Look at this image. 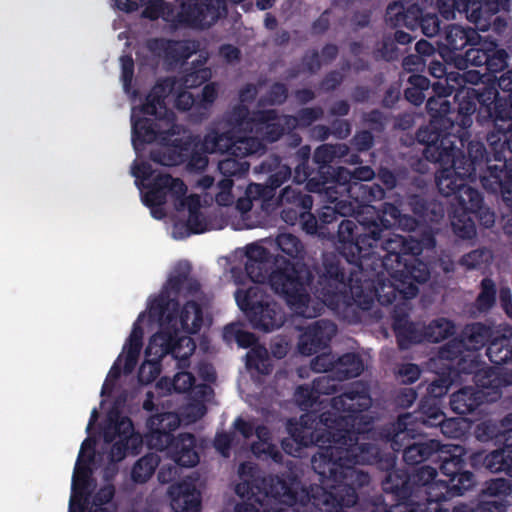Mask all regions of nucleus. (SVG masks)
<instances>
[{
	"label": "nucleus",
	"mask_w": 512,
	"mask_h": 512,
	"mask_svg": "<svg viewBox=\"0 0 512 512\" xmlns=\"http://www.w3.org/2000/svg\"><path fill=\"white\" fill-rule=\"evenodd\" d=\"M367 431L366 426L356 429H338L329 437L305 435L303 428H289L291 438L282 441L283 450L293 455L290 446L295 442L299 447L311 444L319 446L312 457V468L319 475L321 485H311L315 510L319 512H341L358 502V490L368 486L370 475L360 470L357 464L372 465L381 449L373 443L359 442V436Z\"/></svg>",
	"instance_id": "f257e3e1"
},
{
	"label": "nucleus",
	"mask_w": 512,
	"mask_h": 512,
	"mask_svg": "<svg viewBox=\"0 0 512 512\" xmlns=\"http://www.w3.org/2000/svg\"><path fill=\"white\" fill-rule=\"evenodd\" d=\"M418 292L416 285H404L395 270L370 271L350 266L347 271L340 256L333 252L323 255L316 285V293L325 305L356 306L362 311H369L375 299L388 306L398 298L410 300Z\"/></svg>",
	"instance_id": "f03ea898"
},
{
	"label": "nucleus",
	"mask_w": 512,
	"mask_h": 512,
	"mask_svg": "<svg viewBox=\"0 0 512 512\" xmlns=\"http://www.w3.org/2000/svg\"><path fill=\"white\" fill-rule=\"evenodd\" d=\"M465 454L464 448L457 446L453 454L442 458L441 479H436L435 468L423 465L392 471L382 480V489L399 500H406L416 512H443L442 502L463 496L476 485V476L468 469Z\"/></svg>",
	"instance_id": "7ed1b4c3"
},
{
	"label": "nucleus",
	"mask_w": 512,
	"mask_h": 512,
	"mask_svg": "<svg viewBox=\"0 0 512 512\" xmlns=\"http://www.w3.org/2000/svg\"><path fill=\"white\" fill-rule=\"evenodd\" d=\"M390 228V221L379 215L363 217L357 223L342 222L338 229L337 255L357 269L395 270L418 247L400 235L384 239Z\"/></svg>",
	"instance_id": "20e7f679"
},
{
	"label": "nucleus",
	"mask_w": 512,
	"mask_h": 512,
	"mask_svg": "<svg viewBox=\"0 0 512 512\" xmlns=\"http://www.w3.org/2000/svg\"><path fill=\"white\" fill-rule=\"evenodd\" d=\"M239 474L243 481L236 485L235 492L248 502L237 504L235 512H313L315 509L311 488H305L292 473L262 477L253 464L241 463Z\"/></svg>",
	"instance_id": "39448f33"
},
{
	"label": "nucleus",
	"mask_w": 512,
	"mask_h": 512,
	"mask_svg": "<svg viewBox=\"0 0 512 512\" xmlns=\"http://www.w3.org/2000/svg\"><path fill=\"white\" fill-rule=\"evenodd\" d=\"M188 261L179 262L167 279L161 293L149 304V316L159 323V331H175V339H182L179 331L198 333L203 325V310L194 300L187 301L181 310L179 296L190 297L200 292L199 281L191 277Z\"/></svg>",
	"instance_id": "423d86ee"
},
{
	"label": "nucleus",
	"mask_w": 512,
	"mask_h": 512,
	"mask_svg": "<svg viewBox=\"0 0 512 512\" xmlns=\"http://www.w3.org/2000/svg\"><path fill=\"white\" fill-rule=\"evenodd\" d=\"M426 110L430 116L427 126L420 128L416 138L425 147L432 144L447 143V136L458 134L463 141L467 134V128L473 123V115L478 111L476 102L470 97H463L453 108L447 98L429 96L426 102Z\"/></svg>",
	"instance_id": "0eeeda50"
},
{
	"label": "nucleus",
	"mask_w": 512,
	"mask_h": 512,
	"mask_svg": "<svg viewBox=\"0 0 512 512\" xmlns=\"http://www.w3.org/2000/svg\"><path fill=\"white\" fill-rule=\"evenodd\" d=\"M330 405L331 410L324 411L319 416V423L324 428L321 432H312L314 439L329 437L332 432L336 433L338 429L352 430L370 424L368 416L363 415V412L370 409L372 399L369 388L360 381L351 383L341 394L332 397ZM290 427L299 428L290 425L288 429ZM303 429L306 431L305 435H310L309 430L304 427Z\"/></svg>",
	"instance_id": "6e6552de"
},
{
	"label": "nucleus",
	"mask_w": 512,
	"mask_h": 512,
	"mask_svg": "<svg viewBox=\"0 0 512 512\" xmlns=\"http://www.w3.org/2000/svg\"><path fill=\"white\" fill-rule=\"evenodd\" d=\"M423 156L427 161L440 165L435 182L439 193L445 198H451L449 216L467 201L480 202L479 191L467 184V180L473 181L476 177L462 173L465 170L461 162L453 160L451 143L428 145L423 150Z\"/></svg>",
	"instance_id": "1a4fd4ad"
},
{
	"label": "nucleus",
	"mask_w": 512,
	"mask_h": 512,
	"mask_svg": "<svg viewBox=\"0 0 512 512\" xmlns=\"http://www.w3.org/2000/svg\"><path fill=\"white\" fill-rule=\"evenodd\" d=\"M175 331H158L151 336L145 349V358L138 370V380L142 384H150L161 373V361L171 355L177 360L178 368L190 365V357L196 349L191 337L175 339Z\"/></svg>",
	"instance_id": "9d476101"
},
{
	"label": "nucleus",
	"mask_w": 512,
	"mask_h": 512,
	"mask_svg": "<svg viewBox=\"0 0 512 512\" xmlns=\"http://www.w3.org/2000/svg\"><path fill=\"white\" fill-rule=\"evenodd\" d=\"M313 279L307 265L284 261L270 273L269 284L297 315L310 318L312 315L307 314L306 310L310 302L308 287Z\"/></svg>",
	"instance_id": "9b49d317"
},
{
	"label": "nucleus",
	"mask_w": 512,
	"mask_h": 512,
	"mask_svg": "<svg viewBox=\"0 0 512 512\" xmlns=\"http://www.w3.org/2000/svg\"><path fill=\"white\" fill-rule=\"evenodd\" d=\"M175 81L172 78H165L156 83L151 92L147 95L145 103L141 106V112L146 115L154 116L155 119L146 117L136 118L131 116L133 148L140 151L146 144H151L156 140H164L166 131L161 128L158 121L162 120L168 113L165 99L172 91Z\"/></svg>",
	"instance_id": "f8f14e48"
},
{
	"label": "nucleus",
	"mask_w": 512,
	"mask_h": 512,
	"mask_svg": "<svg viewBox=\"0 0 512 512\" xmlns=\"http://www.w3.org/2000/svg\"><path fill=\"white\" fill-rule=\"evenodd\" d=\"M485 117L477 118L481 124L491 122L493 129L487 134V142L492 150L493 159L501 162L487 167V171L481 176V180L490 173L491 168L499 170H512V113L511 106L504 100H496L492 107L482 108Z\"/></svg>",
	"instance_id": "ddd939ff"
},
{
	"label": "nucleus",
	"mask_w": 512,
	"mask_h": 512,
	"mask_svg": "<svg viewBox=\"0 0 512 512\" xmlns=\"http://www.w3.org/2000/svg\"><path fill=\"white\" fill-rule=\"evenodd\" d=\"M235 300L250 325L258 331L272 332L283 326L285 314L281 306L257 285L248 289H237Z\"/></svg>",
	"instance_id": "4468645a"
},
{
	"label": "nucleus",
	"mask_w": 512,
	"mask_h": 512,
	"mask_svg": "<svg viewBox=\"0 0 512 512\" xmlns=\"http://www.w3.org/2000/svg\"><path fill=\"white\" fill-rule=\"evenodd\" d=\"M442 401L433 398H422L418 410L398 416L395 422L381 428L380 434L393 441L394 447H401L399 439H404L411 433H421V427H437L445 414L441 409Z\"/></svg>",
	"instance_id": "2eb2a0df"
},
{
	"label": "nucleus",
	"mask_w": 512,
	"mask_h": 512,
	"mask_svg": "<svg viewBox=\"0 0 512 512\" xmlns=\"http://www.w3.org/2000/svg\"><path fill=\"white\" fill-rule=\"evenodd\" d=\"M209 147L203 145L199 136L188 135L175 138L172 144L159 151L151 152V160L164 166L186 163L190 172L204 171L208 165Z\"/></svg>",
	"instance_id": "dca6fc26"
},
{
	"label": "nucleus",
	"mask_w": 512,
	"mask_h": 512,
	"mask_svg": "<svg viewBox=\"0 0 512 512\" xmlns=\"http://www.w3.org/2000/svg\"><path fill=\"white\" fill-rule=\"evenodd\" d=\"M103 440L111 444L108 455L109 461L117 463L122 461L128 452L137 455L142 447V439L135 433L132 420L128 416H122L118 411L108 414L103 427Z\"/></svg>",
	"instance_id": "f3484780"
},
{
	"label": "nucleus",
	"mask_w": 512,
	"mask_h": 512,
	"mask_svg": "<svg viewBox=\"0 0 512 512\" xmlns=\"http://www.w3.org/2000/svg\"><path fill=\"white\" fill-rule=\"evenodd\" d=\"M347 153V144H322L317 147L313 154L314 168L313 176L306 184V189L312 193H322L334 188L337 180L336 169L331 165L338 156Z\"/></svg>",
	"instance_id": "a211bd4d"
},
{
	"label": "nucleus",
	"mask_w": 512,
	"mask_h": 512,
	"mask_svg": "<svg viewBox=\"0 0 512 512\" xmlns=\"http://www.w3.org/2000/svg\"><path fill=\"white\" fill-rule=\"evenodd\" d=\"M511 0H430L442 15L451 13L454 9L466 13L470 22L478 30L486 31L493 16L502 8L509 5Z\"/></svg>",
	"instance_id": "6ab92c4d"
},
{
	"label": "nucleus",
	"mask_w": 512,
	"mask_h": 512,
	"mask_svg": "<svg viewBox=\"0 0 512 512\" xmlns=\"http://www.w3.org/2000/svg\"><path fill=\"white\" fill-rule=\"evenodd\" d=\"M450 134L447 136V143H451L453 149V160L460 161L461 166L464 167L465 172L468 176L477 177V171L482 170L483 165L486 164V168L493 157L492 151L488 152L484 143L481 141H468L470 138L469 128H467V134L464 136L462 141L457 135ZM487 169L484 171L486 172ZM485 173H483L484 175ZM482 174L479 175L481 178Z\"/></svg>",
	"instance_id": "aec40b11"
},
{
	"label": "nucleus",
	"mask_w": 512,
	"mask_h": 512,
	"mask_svg": "<svg viewBox=\"0 0 512 512\" xmlns=\"http://www.w3.org/2000/svg\"><path fill=\"white\" fill-rule=\"evenodd\" d=\"M479 198V203L467 201L450 215L452 231L460 239L470 240L476 236V219L486 228H491L495 223L494 212L484 206V199L480 192Z\"/></svg>",
	"instance_id": "412c9836"
},
{
	"label": "nucleus",
	"mask_w": 512,
	"mask_h": 512,
	"mask_svg": "<svg viewBox=\"0 0 512 512\" xmlns=\"http://www.w3.org/2000/svg\"><path fill=\"white\" fill-rule=\"evenodd\" d=\"M142 317L143 313L139 315L138 320L133 324L130 336L123 347V352L126 353L123 369L120 365L122 355H119L110 368L106 380L102 385L101 395H105L112 390L114 383L120 378L122 372L125 375H129L134 371L143 346L144 332L139 324Z\"/></svg>",
	"instance_id": "4be33fe9"
},
{
	"label": "nucleus",
	"mask_w": 512,
	"mask_h": 512,
	"mask_svg": "<svg viewBox=\"0 0 512 512\" xmlns=\"http://www.w3.org/2000/svg\"><path fill=\"white\" fill-rule=\"evenodd\" d=\"M221 9L226 12L224 0H191L183 3L177 14V22L190 28H207L221 17Z\"/></svg>",
	"instance_id": "5701e85b"
},
{
	"label": "nucleus",
	"mask_w": 512,
	"mask_h": 512,
	"mask_svg": "<svg viewBox=\"0 0 512 512\" xmlns=\"http://www.w3.org/2000/svg\"><path fill=\"white\" fill-rule=\"evenodd\" d=\"M146 47L155 57L162 58L170 66L184 64L199 50V42L193 39L174 40L156 37L147 40Z\"/></svg>",
	"instance_id": "b1692460"
},
{
	"label": "nucleus",
	"mask_w": 512,
	"mask_h": 512,
	"mask_svg": "<svg viewBox=\"0 0 512 512\" xmlns=\"http://www.w3.org/2000/svg\"><path fill=\"white\" fill-rule=\"evenodd\" d=\"M298 351L301 355L312 356L330 346L332 338L337 333V326L327 319H319L311 322L306 327L300 328Z\"/></svg>",
	"instance_id": "393cba45"
},
{
	"label": "nucleus",
	"mask_w": 512,
	"mask_h": 512,
	"mask_svg": "<svg viewBox=\"0 0 512 512\" xmlns=\"http://www.w3.org/2000/svg\"><path fill=\"white\" fill-rule=\"evenodd\" d=\"M350 183L348 191L350 196L359 203H371L385 198V189L374 182L375 171L370 166H359L348 171Z\"/></svg>",
	"instance_id": "a878e982"
},
{
	"label": "nucleus",
	"mask_w": 512,
	"mask_h": 512,
	"mask_svg": "<svg viewBox=\"0 0 512 512\" xmlns=\"http://www.w3.org/2000/svg\"><path fill=\"white\" fill-rule=\"evenodd\" d=\"M180 419L176 413H157L149 417L147 427L148 445L156 450L164 451L171 442L176 439L173 432L179 427Z\"/></svg>",
	"instance_id": "bb28decb"
},
{
	"label": "nucleus",
	"mask_w": 512,
	"mask_h": 512,
	"mask_svg": "<svg viewBox=\"0 0 512 512\" xmlns=\"http://www.w3.org/2000/svg\"><path fill=\"white\" fill-rule=\"evenodd\" d=\"M412 435H408L403 440L399 439L401 447L399 449H396L397 447H394V443L392 440H390L388 437H384L380 434L381 438L387 442L390 443V447L393 450V452H401L403 454V461L408 466H416L428 459L433 458V456H438L439 449H440V443L435 440H429V441H414L417 435H420L421 433H411Z\"/></svg>",
	"instance_id": "cd10ccee"
},
{
	"label": "nucleus",
	"mask_w": 512,
	"mask_h": 512,
	"mask_svg": "<svg viewBox=\"0 0 512 512\" xmlns=\"http://www.w3.org/2000/svg\"><path fill=\"white\" fill-rule=\"evenodd\" d=\"M439 358L450 362L457 374H471L480 365L479 355L471 353L461 338L448 341L439 349Z\"/></svg>",
	"instance_id": "c85d7f7f"
},
{
	"label": "nucleus",
	"mask_w": 512,
	"mask_h": 512,
	"mask_svg": "<svg viewBox=\"0 0 512 512\" xmlns=\"http://www.w3.org/2000/svg\"><path fill=\"white\" fill-rule=\"evenodd\" d=\"M512 441L504 443V448L496 449L490 453L482 451L472 453L467 461L468 469L472 471V468L482 463L486 470L491 473L504 472L506 475L512 477ZM465 458H467L465 456ZM468 460V459H466Z\"/></svg>",
	"instance_id": "c756f323"
},
{
	"label": "nucleus",
	"mask_w": 512,
	"mask_h": 512,
	"mask_svg": "<svg viewBox=\"0 0 512 512\" xmlns=\"http://www.w3.org/2000/svg\"><path fill=\"white\" fill-rule=\"evenodd\" d=\"M168 494L174 512L201 511V493L193 481L183 480L171 485Z\"/></svg>",
	"instance_id": "7c9ffc66"
},
{
	"label": "nucleus",
	"mask_w": 512,
	"mask_h": 512,
	"mask_svg": "<svg viewBox=\"0 0 512 512\" xmlns=\"http://www.w3.org/2000/svg\"><path fill=\"white\" fill-rule=\"evenodd\" d=\"M251 120L254 123L253 132L266 143H274L285 134V127L280 123L275 109L255 110Z\"/></svg>",
	"instance_id": "2f4dec72"
},
{
	"label": "nucleus",
	"mask_w": 512,
	"mask_h": 512,
	"mask_svg": "<svg viewBox=\"0 0 512 512\" xmlns=\"http://www.w3.org/2000/svg\"><path fill=\"white\" fill-rule=\"evenodd\" d=\"M165 450L178 466L194 467L199 463L197 440L191 433L179 434Z\"/></svg>",
	"instance_id": "473e14b6"
},
{
	"label": "nucleus",
	"mask_w": 512,
	"mask_h": 512,
	"mask_svg": "<svg viewBox=\"0 0 512 512\" xmlns=\"http://www.w3.org/2000/svg\"><path fill=\"white\" fill-rule=\"evenodd\" d=\"M471 374H474L476 389L484 392L486 401L489 395H501L503 387L512 385V372L501 374L495 367L480 368L479 365Z\"/></svg>",
	"instance_id": "72a5a7b5"
},
{
	"label": "nucleus",
	"mask_w": 512,
	"mask_h": 512,
	"mask_svg": "<svg viewBox=\"0 0 512 512\" xmlns=\"http://www.w3.org/2000/svg\"><path fill=\"white\" fill-rule=\"evenodd\" d=\"M406 202L414 216L422 222L438 223L445 215L443 203L424 194H409Z\"/></svg>",
	"instance_id": "f704fd0d"
},
{
	"label": "nucleus",
	"mask_w": 512,
	"mask_h": 512,
	"mask_svg": "<svg viewBox=\"0 0 512 512\" xmlns=\"http://www.w3.org/2000/svg\"><path fill=\"white\" fill-rule=\"evenodd\" d=\"M418 250H414L398 268L395 269L397 276L403 280L404 285L423 284L430 279V269L426 262L418 258Z\"/></svg>",
	"instance_id": "c9c22d12"
},
{
	"label": "nucleus",
	"mask_w": 512,
	"mask_h": 512,
	"mask_svg": "<svg viewBox=\"0 0 512 512\" xmlns=\"http://www.w3.org/2000/svg\"><path fill=\"white\" fill-rule=\"evenodd\" d=\"M499 331L491 325L474 322L464 327L460 338L471 353L478 355L477 352L484 346H488Z\"/></svg>",
	"instance_id": "e433bc0d"
},
{
	"label": "nucleus",
	"mask_w": 512,
	"mask_h": 512,
	"mask_svg": "<svg viewBox=\"0 0 512 512\" xmlns=\"http://www.w3.org/2000/svg\"><path fill=\"white\" fill-rule=\"evenodd\" d=\"M392 327L398 347L401 350L408 349L413 344L425 341L424 327L419 328L418 324L409 320L407 314L396 315L393 319Z\"/></svg>",
	"instance_id": "4c0bfd02"
},
{
	"label": "nucleus",
	"mask_w": 512,
	"mask_h": 512,
	"mask_svg": "<svg viewBox=\"0 0 512 512\" xmlns=\"http://www.w3.org/2000/svg\"><path fill=\"white\" fill-rule=\"evenodd\" d=\"M483 391L475 387L465 386L450 396V408L459 415H467L476 411L485 402Z\"/></svg>",
	"instance_id": "58836bf2"
},
{
	"label": "nucleus",
	"mask_w": 512,
	"mask_h": 512,
	"mask_svg": "<svg viewBox=\"0 0 512 512\" xmlns=\"http://www.w3.org/2000/svg\"><path fill=\"white\" fill-rule=\"evenodd\" d=\"M512 174L491 168L490 173L482 179L483 188L490 193L500 194L505 206L512 215Z\"/></svg>",
	"instance_id": "ea45409f"
},
{
	"label": "nucleus",
	"mask_w": 512,
	"mask_h": 512,
	"mask_svg": "<svg viewBox=\"0 0 512 512\" xmlns=\"http://www.w3.org/2000/svg\"><path fill=\"white\" fill-rule=\"evenodd\" d=\"M512 327L499 331L486 348V355L496 366L512 364Z\"/></svg>",
	"instance_id": "a19ab883"
},
{
	"label": "nucleus",
	"mask_w": 512,
	"mask_h": 512,
	"mask_svg": "<svg viewBox=\"0 0 512 512\" xmlns=\"http://www.w3.org/2000/svg\"><path fill=\"white\" fill-rule=\"evenodd\" d=\"M241 136L237 135L233 129L224 132L213 130L203 139V145L208 148L210 153H227L229 155L239 156V140Z\"/></svg>",
	"instance_id": "79ce46f5"
},
{
	"label": "nucleus",
	"mask_w": 512,
	"mask_h": 512,
	"mask_svg": "<svg viewBox=\"0 0 512 512\" xmlns=\"http://www.w3.org/2000/svg\"><path fill=\"white\" fill-rule=\"evenodd\" d=\"M93 462V454H88L87 459L84 458V455H78L73 478H72V496L70 500L69 512L73 511L74 499L77 494L86 495L90 494V480L92 475V470L90 465Z\"/></svg>",
	"instance_id": "37998d69"
},
{
	"label": "nucleus",
	"mask_w": 512,
	"mask_h": 512,
	"mask_svg": "<svg viewBox=\"0 0 512 512\" xmlns=\"http://www.w3.org/2000/svg\"><path fill=\"white\" fill-rule=\"evenodd\" d=\"M474 28H464L459 25H451L446 30V47L453 52L457 57H462V52L467 49L472 43L480 40V34Z\"/></svg>",
	"instance_id": "c03bdc74"
},
{
	"label": "nucleus",
	"mask_w": 512,
	"mask_h": 512,
	"mask_svg": "<svg viewBox=\"0 0 512 512\" xmlns=\"http://www.w3.org/2000/svg\"><path fill=\"white\" fill-rule=\"evenodd\" d=\"M497 85L503 92H507L508 95L505 97L500 96L499 92L494 89H489L486 92L480 93L477 96V101L479 102L477 118L485 117V113H482V108L485 106L492 107L494 101L498 99L504 100L507 105H510L512 113V69H508L499 76L497 79Z\"/></svg>",
	"instance_id": "a18cd8bd"
},
{
	"label": "nucleus",
	"mask_w": 512,
	"mask_h": 512,
	"mask_svg": "<svg viewBox=\"0 0 512 512\" xmlns=\"http://www.w3.org/2000/svg\"><path fill=\"white\" fill-rule=\"evenodd\" d=\"M313 391L318 394L330 395L336 391V384L332 383L329 376L318 377L313 381L312 388L301 385L298 386L295 396L300 405L311 406L316 400Z\"/></svg>",
	"instance_id": "49530a36"
},
{
	"label": "nucleus",
	"mask_w": 512,
	"mask_h": 512,
	"mask_svg": "<svg viewBox=\"0 0 512 512\" xmlns=\"http://www.w3.org/2000/svg\"><path fill=\"white\" fill-rule=\"evenodd\" d=\"M364 370L362 358L353 352L345 353L336 359L334 380L343 381L358 377Z\"/></svg>",
	"instance_id": "de8ad7c7"
},
{
	"label": "nucleus",
	"mask_w": 512,
	"mask_h": 512,
	"mask_svg": "<svg viewBox=\"0 0 512 512\" xmlns=\"http://www.w3.org/2000/svg\"><path fill=\"white\" fill-rule=\"evenodd\" d=\"M260 167L263 171L271 172L267 179V187L271 190L279 188L292 175L291 167L286 164H281V159L278 156L264 160Z\"/></svg>",
	"instance_id": "09e8293b"
},
{
	"label": "nucleus",
	"mask_w": 512,
	"mask_h": 512,
	"mask_svg": "<svg viewBox=\"0 0 512 512\" xmlns=\"http://www.w3.org/2000/svg\"><path fill=\"white\" fill-rule=\"evenodd\" d=\"M430 90V80L420 74H411L404 90L405 99L415 106L421 105Z\"/></svg>",
	"instance_id": "8fccbe9b"
},
{
	"label": "nucleus",
	"mask_w": 512,
	"mask_h": 512,
	"mask_svg": "<svg viewBox=\"0 0 512 512\" xmlns=\"http://www.w3.org/2000/svg\"><path fill=\"white\" fill-rule=\"evenodd\" d=\"M160 458L154 453H148L138 459L132 467L131 479L137 484L146 483L159 466Z\"/></svg>",
	"instance_id": "3c124183"
},
{
	"label": "nucleus",
	"mask_w": 512,
	"mask_h": 512,
	"mask_svg": "<svg viewBox=\"0 0 512 512\" xmlns=\"http://www.w3.org/2000/svg\"><path fill=\"white\" fill-rule=\"evenodd\" d=\"M311 149L310 146H301L294 156V181L298 184L308 183L313 176L314 168L310 166Z\"/></svg>",
	"instance_id": "603ef678"
},
{
	"label": "nucleus",
	"mask_w": 512,
	"mask_h": 512,
	"mask_svg": "<svg viewBox=\"0 0 512 512\" xmlns=\"http://www.w3.org/2000/svg\"><path fill=\"white\" fill-rule=\"evenodd\" d=\"M455 325L446 318H437L432 320L427 326H424L425 341L438 343L448 339L454 334Z\"/></svg>",
	"instance_id": "864d4df0"
},
{
	"label": "nucleus",
	"mask_w": 512,
	"mask_h": 512,
	"mask_svg": "<svg viewBox=\"0 0 512 512\" xmlns=\"http://www.w3.org/2000/svg\"><path fill=\"white\" fill-rule=\"evenodd\" d=\"M511 429H507L502 431L500 426L491 421H483L479 423L475 428V435L478 440L482 442L495 441L509 443L512 441V436H509V431Z\"/></svg>",
	"instance_id": "5fc2aeb1"
},
{
	"label": "nucleus",
	"mask_w": 512,
	"mask_h": 512,
	"mask_svg": "<svg viewBox=\"0 0 512 512\" xmlns=\"http://www.w3.org/2000/svg\"><path fill=\"white\" fill-rule=\"evenodd\" d=\"M188 235L201 234L207 231V222L200 211V200L198 196H191L188 203V218L185 224Z\"/></svg>",
	"instance_id": "6e6d98bb"
},
{
	"label": "nucleus",
	"mask_w": 512,
	"mask_h": 512,
	"mask_svg": "<svg viewBox=\"0 0 512 512\" xmlns=\"http://www.w3.org/2000/svg\"><path fill=\"white\" fill-rule=\"evenodd\" d=\"M492 259V254L487 248L474 249L460 257L458 264L465 271L479 270L487 266Z\"/></svg>",
	"instance_id": "4d7b16f0"
},
{
	"label": "nucleus",
	"mask_w": 512,
	"mask_h": 512,
	"mask_svg": "<svg viewBox=\"0 0 512 512\" xmlns=\"http://www.w3.org/2000/svg\"><path fill=\"white\" fill-rule=\"evenodd\" d=\"M489 42V40H482L480 37V40L472 43L463 53L462 57L465 63L476 67L486 66Z\"/></svg>",
	"instance_id": "13d9d810"
},
{
	"label": "nucleus",
	"mask_w": 512,
	"mask_h": 512,
	"mask_svg": "<svg viewBox=\"0 0 512 512\" xmlns=\"http://www.w3.org/2000/svg\"><path fill=\"white\" fill-rule=\"evenodd\" d=\"M341 216H344V213L330 206H324L318 211L320 227H323V232H329L328 239L333 238L335 234L338 236L339 225L347 220L343 219L338 223Z\"/></svg>",
	"instance_id": "bf43d9fd"
},
{
	"label": "nucleus",
	"mask_w": 512,
	"mask_h": 512,
	"mask_svg": "<svg viewBox=\"0 0 512 512\" xmlns=\"http://www.w3.org/2000/svg\"><path fill=\"white\" fill-rule=\"evenodd\" d=\"M277 247L287 256L298 259L303 258L305 248L301 240L293 234L282 233L276 238Z\"/></svg>",
	"instance_id": "052dcab7"
},
{
	"label": "nucleus",
	"mask_w": 512,
	"mask_h": 512,
	"mask_svg": "<svg viewBox=\"0 0 512 512\" xmlns=\"http://www.w3.org/2000/svg\"><path fill=\"white\" fill-rule=\"evenodd\" d=\"M252 113L249 108L244 104L235 105L227 114V121L232 126V129H243L253 132L254 123L251 120Z\"/></svg>",
	"instance_id": "680f3d73"
},
{
	"label": "nucleus",
	"mask_w": 512,
	"mask_h": 512,
	"mask_svg": "<svg viewBox=\"0 0 512 512\" xmlns=\"http://www.w3.org/2000/svg\"><path fill=\"white\" fill-rule=\"evenodd\" d=\"M497 289L494 281L485 277L480 282V292L476 298V305L479 311L486 312L496 303Z\"/></svg>",
	"instance_id": "e2e57ef3"
},
{
	"label": "nucleus",
	"mask_w": 512,
	"mask_h": 512,
	"mask_svg": "<svg viewBox=\"0 0 512 512\" xmlns=\"http://www.w3.org/2000/svg\"><path fill=\"white\" fill-rule=\"evenodd\" d=\"M489 52L487 54L486 71L497 73L502 71L508 65V53L504 48L499 47L496 41L488 43Z\"/></svg>",
	"instance_id": "0e129e2a"
},
{
	"label": "nucleus",
	"mask_w": 512,
	"mask_h": 512,
	"mask_svg": "<svg viewBox=\"0 0 512 512\" xmlns=\"http://www.w3.org/2000/svg\"><path fill=\"white\" fill-rule=\"evenodd\" d=\"M162 182L159 181V174L154 177L152 182L147 187L146 193L142 197V201L147 207L154 206H163L167 197L165 194L164 187H162Z\"/></svg>",
	"instance_id": "69168bd1"
},
{
	"label": "nucleus",
	"mask_w": 512,
	"mask_h": 512,
	"mask_svg": "<svg viewBox=\"0 0 512 512\" xmlns=\"http://www.w3.org/2000/svg\"><path fill=\"white\" fill-rule=\"evenodd\" d=\"M140 5L144 6L141 17L151 21L164 17L166 13L171 12V5L164 0H140Z\"/></svg>",
	"instance_id": "338daca9"
},
{
	"label": "nucleus",
	"mask_w": 512,
	"mask_h": 512,
	"mask_svg": "<svg viewBox=\"0 0 512 512\" xmlns=\"http://www.w3.org/2000/svg\"><path fill=\"white\" fill-rule=\"evenodd\" d=\"M245 272L248 278L254 284H263L266 281L269 282L270 273L272 272V263L271 261H263L262 264L257 263H249L245 264Z\"/></svg>",
	"instance_id": "774afa93"
}]
</instances>
